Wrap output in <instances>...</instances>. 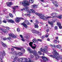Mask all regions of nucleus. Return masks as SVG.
I'll use <instances>...</instances> for the list:
<instances>
[{
  "instance_id": "1",
  "label": "nucleus",
  "mask_w": 62,
  "mask_h": 62,
  "mask_svg": "<svg viewBox=\"0 0 62 62\" xmlns=\"http://www.w3.org/2000/svg\"><path fill=\"white\" fill-rule=\"evenodd\" d=\"M54 51L52 52L54 56L53 55H49L50 57H51L53 58H54L57 60H59V59H62V56H60L58 53H57L56 50L54 49H53Z\"/></svg>"
},
{
  "instance_id": "2",
  "label": "nucleus",
  "mask_w": 62,
  "mask_h": 62,
  "mask_svg": "<svg viewBox=\"0 0 62 62\" xmlns=\"http://www.w3.org/2000/svg\"><path fill=\"white\" fill-rule=\"evenodd\" d=\"M23 10H25L27 13H29V14H25V16L30 17V16H31V15H30L31 13H35V12L34 10L32 9H30L29 10V8L27 7H26V8H23Z\"/></svg>"
},
{
  "instance_id": "3",
  "label": "nucleus",
  "mask_w": 62,
  "mask_h": 62,
  "mask_svg": "<svg viewBox=\"0 0 62 62\" xmlns=\"http://www.w3.org/2000/svg\"><path fill=\"white\" fill-rule=\"evenodd\" d=\"M13 54H14V56H12V59H14V61H16L17 60V55H18L19 56H22L23 55V53L21 52H19L18 53H17V52L15 51H13Z\"/></svg>"
},
{
  "instance_id": "4",
  "label": "nucleus",
  "mask_w": 62,
  "mask_h": 62,
  "mask_svg": "<svg viewBox=\"0 0 62 62\" xmlns=\"http://www.w3.org/2000/svg\"><path fill=\"white\" fill-rule=\"evenodd\" d=\"M9 37H8L7 39L6 37H4L3 38V37H2L1 38V39H3L4 40H6L7 39H8V41L9 42H10L11 40V39L10 38H16V36L14 35L13 34H9Z\"/></svg>"
},
{
  "instance_id": "5",
  "label": "nucleus",
  "mask_w": 62,
  "mask_h": 62,
  "mask_svg": "<svg viewBox=\"0 0 62 62\" xmlns=\"http://www.w3.org/2000/svg\"><path fill=\"white\" fill-rule=\"evenodd\" d=\"M29 52L30 54H31V53H32L33 55L35 56V60H38V59H39V58H41V57L38 54L37 52L36 51L34 50L33 51L32 50H31Z\"/></svg>"
},
{
  "instance_id": "6",
  "label": "nucleus",
  "mask_w": 62,
  "mask_h": 62,
  "mask_svg": "<svg viewBox=\"0 0 62 62\" xmlns=\"http://www.w3.org/2000/svg\"><path fill=\"white\" fill-rule=\"evenodd\" d=\"M39 16L40 19H42L43 20H45V21H46L47 19H49V18H52L51 16L46 17L44 15H42L40 14Z\"/></svg>"
},
{
  "instance_id": "7",
  "label": "nucleus",
  "mask_w": 62,
  "mask_h": 62,
  "mask_svg": "<svg viewBox=\"0 0 62 62\" xmlns=\"http://www.w3.org/2000/svg\"><path fill=\"white\" fill-rule=\"evenodd\" d=\"M30 3L28 0H23L22 2V5L24 7H26L27 6H29Z\"/></svg>"
},
{
  "instance_id": "8",
  "label": "nucleus",
  "mask_w": 62,
  "mask_h": 62,
  "mask_svg": "<svg viewBox=\"0 0 62 62\" xmlns=\"http://www.w3.org/2000/svg\"><path fill=\"white\" fill-rule=\"evenodd\" d=\"M1 55H0V61H3L2 60L4 58V56L6 55V53L5 51H3L2 53H1Z\"/></svg>"
},
{
  "instance_id": "9",
  "label": "nucleus",
  "mask_w": 62,
  "mask_h": 62,
  "mask_svg": "<svg viewBox=\"0 0 62 62\" xmlns=\"http://www.w3.org/2000/svg\"><path fill=\"white\" fill-rule=\"evenodd\" d=\"M26 60H27V58H20L18 59L19 62H26Z\"/></svg>"
},
{
  "instance_id": "10",
  "label": "nucleus",
  "mask_w": 62,
  "mask_h": 62,
  "mask_svg": "<svg viewBox=\"0 0 62 62\" xmlns=\"http://www.w3.org/2000/svg\"><path fill=\"white\" fill-rule=\"evenodd\" d=\"M31 32H32V33H35L36 34H37V35H41V33H40L39 32V31H36L34 29H32L31 30Z\"/></svg>"
},
{
  "instance_id": "11",
  "label": "nucleus",
  "mask_w": 62,
  "mask_h": 62,
  "mask_svg": "<svg viewBox=\"0 0 62 62\" xmlns=\"http://www.w3.org/2000/svg\"><path fill=\"white\" fill-rule=\"evenodd\" d=\"M14 48L16 49V50H20L21 51H23V53L25 52V50H24V49H23V48L22 47L19 48L17 47H14Z\"/></svg>"
},
{
  "instance_id": "12",
  "label": "nucleus",
  "mask_w": 62,
  "mask_h": 62,
  "mask_svg": "<svg viewBox=\"0 0 62 62\" xmlns=\"http://www.w3.org/2000/svg\"><path fill=\"white\" fill-rule=\"evenodd\" d=\"M15 19L16 22H17V23H19L20 21L21 20H23V18L16 17V18H15Z\"/></svg>"
},
{
  "instance_id": "13",
  "label": "nucleus",
  "mask_w": 62,
  "mask_h": 62,
  "mask_svg": "<svg viewBox=\"0 0 62 62\" xmlns=\"http://www.w3.org/2000/svg\"><path fill=\"white\" fill-rule=\"evenodd\" d=\"M53 3L55 5V7H57L59 6V4L57 1H52Z\"/></svg>"
},
{
  "instance_id": "14",
  "label": "nucleus",
  "mask_w": 62,
  "mask_h": 62,
  "mask_svg": "<svg viewBox=\"0 0 62 62\" xmlns=\"http://www.w3.org/2000/svg\"><path fill=\"white\" fill-rule=\"evenodd\" d=\"M57 14L55 13H53L51 14V16H52V17L51 18H54V17H57Z\"/></svg>"
},
{
  "instance_id": "15",
  "label": "nucleus",
  "mask_w": 62,
  "mask_h": 62,
  "mask_svg": "<svg viewBox=\"0 0 62 62\" xmlns=\"http://www.w3.org/2000/svg\"><path fill=\"white\" fill-rule=\"evenodd\" d=\"M6 5L8 7H11V5H12V2H7L6 3Z\"/></svg>"
},
{
  "instance_id": "16",
  "label": "nucleus",
  "mask_w": 62,
  "mask_h": 62,
  "mask_svg": "<svg viewBox=\"0 0 62 62\" xmlns=\"http://www.w3.org/2000/svg\"><path fill=\"white\" fill-rule=\"evenodd\" d=\"M33 44V43L32 42H30L29 43V45L32 48V49H35L36 48V46H32V44Z\"/></svg>"
},
{
  "instance_id": "17",
  "label": "nucleus",
  "mask_w": 62,
  "mask_h": 62,
  "mask_svg": "<svg viewBox=\"0 0 62 62\" xmlns=\"http://www.w3.org/2000/svg\"><path fill=\"white\" fill-rule=\"evenodd\" d=\"M43 52L47 54H48V50H47V49H46L44 48V49Z\"/></svg>"
},
{
  "instance_id": "18",
  "label": "nucleus",
  "mask_w": 62,
  "mask_h": 62,
  "mask_svg": "<svg viewBox=\"0 0 62 62\" xmlns=\"http://www.w3.org/2000/svg\"><path fill=\"white\" fill-rule=\"evenodd\" d=\"M37 23H38V21L34 24V25L35 28H38L39 27V26H38V24Z\"/></svg>"
},
{
  "instance_id": "19",
  "label": "nucleus",
  "mask_w": 62,
  "mask_h": 62,
  "mask_svg": "<svg viewBox=\"0 0 62 62\" xmlns=\"http://www.w3.org/2000/svg\"><path fill=\"white\" fill-rule=\"evenodd\" d=\"M57 25L59 27V28L60 29H61L62 28V27L61 26V23H60L59 22H57Z\"/></svg>"
},
{
  "instance_id": "20",
  "label": "nucleus",
  "mask_w": 62,
  "mask_h": 62,
  "mask_svg": "<svg viewBox=\"0 0 62 62\" xmlns=\"http://www.w3.org/2000/svg\"><path fill=\"white\" fill-rule=\"evenodd\" d=\"M23 23L27 25H30V23L27 20L25 21Z\"/></svg>"
},
{
  "instance_id": "21",
  "label": "nucleus",
  "mask_w": 62,
  "mask_h": 62,
  "mask_svg": "<svg viewBox=\"0 0 62 62\" xmlns=\"http://www.w3.org/2000/svg\"><path fill=\"white\" fill-rule=\"evenodd\" d=\"M0 30L1 31H2L3 32H4V33H6L7 32V30L6 29H3L2 28H0Z\"/></svg>"
},
{
  "instance_id": "22",
  "label": "nucleus",
  "mask_w": 62,
  "mask_h": 62,
  "mask_svg": "<svg viewBox=\"0 0 62 62\" xmlns=\"http://www.w3.org/2000/svg\"><path fill=\"white\" fill-rule=\"evenodd\" d=\"M42 58L44 61H48V59L45 56L42 57Z\"/></svg>"
},
{
  "instance_id": "23",
  "label": "nucleus",
  "mask_w": 62,
  "mask_h": 62,
  "mask_svg": "<svg viewBox=\"0 0 62 62\" xmlns=\"http://www.w3.org/2000/svg\"><path fill=\"white\" fill-rule=\"evenodd\" d=\"M48 23L49 24H50V25L51 26V27H53V25H53L54 23H53L52 22H50V21H48Z\"/></svg>"
},
{
  "instance_id": "24",
  "label": "nucleus",
  "mask_w": 62,
  "mask_h": 62,
  "mask_svg": "<svg viewBox=\"0 0 62 62\" xmlns=\"http://www.w3.org/2000/svg\"><path fill=\"white\" fill-rule=\"evenodd\" d=\"M1 44L3 47H5V48H6V47H7V45L5 44L3 42H1Z\"/></svg>"
},
{
  "instance_id": "25",
  "label": "nucleus",
  "mask_w": 62,
  "mask_h": 62,
  "mask_svg": "<svg viewBox=\"0 0 62 62\" xmlns=\"http://www.w3.org/2000/svg\"><path fill=\"white\" fill-rule=\"evenodd\" d=\"M18 8V7L17 6H14V7L13 8V9L14 10L13 11V12H15V9L16 8Z\"/></svg>"
},
{
  "instance_id": "26",
  "label": "nucleus",
  "mask_w": 62,
  "mask_h": 62,
  "mask_svg": "<svg viewBox=\"0 0 62 62\" xmlns=\"http://www.w3.org/2000/svg\"><path fill=\"white\" fill-rule=\"evenodd\" d=\"M22 25H23V26H24L25 28H27V26L26 24L24 23H22Z\"/></svg>"
},
{
  "instance_id": "27",
  "label": "nucleus",
  "mask_w": 62,
  "mask_h": 62,
  "mask_svg": "<svg viewBox=\"0 0 62 62\" xmlns=\"http://www.w3.org/2000/svg\"><path fill=\"white\" fill-rule=\"evenodd\" d=\"M37 6L36 5L34 4L33 5L31 6V7H32V8H37Z\"/></svg>"
},
{
  "instance_id": "28",
  "label": "nucleus",
  "mask_w": 62,
  "mask_h": 62,
  "mask_svg": "<svg viewBox=\"0 0 62 62\" xmlns=\"http://www.w3.org/2000/svg\"><path fill=\"white\" fill-rule=\"evenodd\" d=\"M33 42L34 43H36V42H38V41L36 39H34L32 40Z\"/></svg>"
},
{
  "instance_id": "29",
  "label": "nucleus",
  "mask_w": 62,
  "mask_h": 62,
  "mask_svg": "<svg viewBox=\"0 0 62 62\" xmlns=\"http://www.w3.org/2000/svg\"><path fill=\"white\" fill-rule=\"evenodd\" d=\"M8 22L11 23H14V21L12 20V19L8 20Z\"/></svg>"
},
{
  "instance_id": "30",
  "label": "nucleus",
  "mask_w": 62,
  "mask_h": 62,
  "mask_svg": "<svg viewBox=\"0 0 62 62\" xmlns=\"http://www.w3.org/2000/svg\"><path fill=\"white\" fill-rule=\"evenodd\" d=\"M20 36L21 37V38L22 39H21V40L23 41H25V40L23 39V35H20Z\"/></svg>"
},
{
  "instance_id": "31",
  "label": "nucleus",
  "mask_w": 62,
  "mask_h": 62,
  "mask_svg": "<svg viewBox=\"0 0 62 62\" xmlns=\"http://www.w3.org/2000/svg\"><path fill=\"white\" fill-rule=\"evenodd\" d=\"M57 17L58 18H59V19H61L62 17V15H60L58 16Z\"/></svg>"
},
{
  "instance_id": "32",
  "label": "nucleus",
  "mask_w": 62,
  "mask_h": 62,
  "mask_svg": "<svg viewBox=\"0 0 62 62\" xmlns=\"http://www.w3.org/2000/svg\"><path fill=\"white\" fill-rule=\"evenodd\" d=\"M26 62H33V61L32 60H30L28 61V60L27 59V60H26Z\"/></svg>"
},
{
  "instance_id": "33",
  "label": "nucleus",
  "mask_w": 62,
  "mask_h": 62,
  "mask_svg": "<svg viewBox=\"0 0 62 62\" xmlns=\"http://www.w3.org/2000/svg\"><path fill=\"white\" fill-rule=\"evenodd\" d=\"M57 48H58V49H60V48H61V46L60 45H57L56 46Z\"/></svg>"
},
{
  "instance_id": "34",
  "label": "nucleus",
  "mask_w": 62,
  "mask_h": 62,
  "mask_svg": "<svg viewBox=\"0 0 62 62\" xmlns=\"http://www.w3.org/2000/svg\"><path fill=\"white\" fill-rule=\"evenodd\" d=\"M30 3H33L34 2V0H29V1Z\"/></svg>"
},
{
  "instance_id": "35",
  "label": "nucleus",
  "mask_w": 62,
  "mask_h": 62,
  "mask_svg": "<svg viewBox=\"0 0 62 62\" xmlns=\"http://www.w3.org/2000/svg\"><path fill=\"white\" fill-rule=\"evenodd\" d=\"M53 42L54 43H57V40H55L53 41Z\"/></svg>"
},
{
  "instance_id": "36",
  "label": "nucleus",
  "mask_w": 62,
  "mask_h": 62,
  "mask_svg": "<svg viewBox=\"0 0 62 62\" xmlns=\"http://www.w3.org/2000/svg\"><path fill=\"white\" fill-rule=\"evenodd\" d=\"M38 53L39 55H41L42 54V53L40 51H39L38 52Z\"/></svg>"
},
{
  "instance_id": "37",
  "label": "nucleus",
  "mask_w": 62,
  "mask_h": 62,
  "mask_svg": "<svg viewBox=\"0 0 62 62\" xmlns=\"http://www.w3.org/2000/svg\"><path fill=\"white\" fill-rule=\"evenodd\" d=\"M9 16L11 18H12V17H13V15H12V14H9Z\"/></svg>"
},
{
  "instance_id": "38",
  "label": "nucleus",
  "mask_w": 62,
  "mask_h": 62,
  "mask_svg": "<svg viewBox=\"0 0 62 62\" xmlns=\"http://www.w3.org/2000/svg\"><path fill=\"white\" fill-rule=\"evenodd\" d=\"M49 34L48 33L46 34L45 36V37H46V38H47V37H48V36H49Z\"/></svg>"
},
{
  "instance_id": "39",
  "label": "nucleus",
  "mask_w": 62,
  "mask_h": 62,
  "mask_svg": "<svg viewBox=\"0 0 62 62\" xmlns=\"http://www.w3.org/2000/svg\"><path fill=\"white\" fill-rule=\"evenodd\" d=\"M27 50L28 51H29V52L31 50V48H30L28 47L27 48Z\"/></svg>"
},
{
  "instance_id": "40",
  "label": "nucleus",
  "mask_w": 62,
  "mask_h": 62,
  "mask_svg": "<svg viewBox=\"0 0 62 62\" xmlns=\"http://www.w3.org/2000/svg\"><path fill=\"white\" fill-rule=\"evenodd\" d=\"M52 20H53L52 21V22H53V23H55V22L56 20L55 19H54V18L52 19Z\"/></svg>"
},
{
  "instance_id": "41",
  "label": "nucleus",
  "mask_w": 62,
  "mask_h": 62,
  "mask_svg": "<svg viewBox=\"0 0 62 62\" xmlns=\"http://www.w3.org/2000/svg\"><path fill=\"white\" fill-rule=\"evenodd\" d=\"M54 30H57V26H55L54 27Z\"/></svg>"
},
{
  "instance_id": "42",
  "label": "nucleus",
  "mask_w": 62,
  "mask_h": 62,
  "mask_svg": "<svg viewBox=\"0 0 62 62\" xmlns=\"http://www.w3.org/2000/svg\"><path fill=\"white\" fill-rule=\"evenodd\" d=\"M30 57L31 58H34V56L31 55L30 56Z\"/></svg>"
},
{
  "instance_id": "43",
  "label": "nucleus",
  "mask_w": 62,
  "mask_h": 62,
  "mask_svg": "<svg viewBox=\"0 0 62 62\" xmlns=\"http://www.w3.org/2000/svg\"><path fill=\"white\" fill-rule=\"evenodd\" d=\"M50 46H51V47H55V45H50Z\"/></svg>"
},
{
  "instance_id": "44",
  "label": "nucleus",
  "mask_w": 62,
  "mask_h": 62,
  "mask_svg": "<svg viewBox=\"0 0 62 62\" xmlns=\"http://www.w3.org/2000/svg\"><path fill=\"white\" fill-rule=\"evenodd\" d=\"M35 14H36V15H38V16H39V15H40V14H39L37 12L35 13Z\"/></svg>"
},
{
  "instance_id": "45",
  "label": "nucleus",
  "mask_w": 62,
  "mask_h": 62,
  "mask_svg": "<svg viewBox=\"0 0 62 62\" xmlns=\"http://www.w3.org/2000/svg\"><path fill=\"white\" fill-rule=\"evenodd\" d=\"M20 30V29L19 28H18L17 29V31L18 32H19Z\"/></svg>"
},
{
  "instance_id": "46",
  "label": "nucleus",
  "mask_w": 62,
  "mask_h": 62,
  "mask_svg": "<svg viewBox=\"0 0 62 62\" xmlns=\"http://www.w3.org/2000/svg\"><path fill=\"white\" fill-rule=\"evenodd\" d=\"M38 41H39L40 42L42 41V40L40 39H38Z\"/></svg>"
},
{
  "instance_id": "47",
  "label": "nucleus",
  "mask_w": 62,
  "mask_h": 62,
  "mask_svg": "<svg viewBox=\"0 0 62 62\" xmlns=\"http://www.w3.org/2000/svg\"><path fill=\"white\" fill-rule=\"evenodd\" d=\"M11 50H12V51H13V53H12V54H13V51H15V50H14V48H12L11 49Z\"/></svg>"
},
{
  "instance_id": "48",
  "label": "nucleus",
  "mask_w": 62,
  "mask_h": 62,
  "mask_svg": "<svg viewBox=\"0 0 62 62\" xmlns=\"http://www.w3.org/2000/svg\"><path fill=\"white\" fill-rule=\"evenodd\" d=\"M6 28L7 29V30H9L10 29L8 27H6Z\"/></svg>"
},
{
  "instance_id": "49",
  "label": "nucleus",
  "mask_w": 62,
  "mask_h": 62,
  "mask_svg": "<svg viewBox=\"0 0 62 62\" xmlns=\"http://www.w3.org/2000/svg\"><path fill=\"white\" fill-rule=\"evenodd\" d=\"M40 50L41 51V52H43V49L42 48H40Z\"/></svg>"
},
{
  "instance_id": "50",
  "label": "nucleus",
  "mask_w": 62,
  "mask_h": 62,
  "mask_svg": "<svg viewBox=\"0 0 62 62\" xmlns=\"http://www.w3.org/2000/svg\"><path fill=\"white\" fill-rule=\"evenodd\" d=\"M1 17H0V24H1L2 23V21L1 20Z\"/></svg>"
},
{
  "instance_id": "51",
  "label": "nucleus",
  "mask_w": 62,
  "mask_h": 62,
  "mask_svg": "<svg viewBox=\"0 0 62 62\" xmlns=\"http://www.w3.org/2000/svg\"><path fill=\"white\" fill-rule=\"evenodd\" d=\"M3 23H7V21H6L5 20H3Z\"/></svg>"
},
{
  "instance_id": "52",
  "label": "nucleus",
  "mask_w": 62,
  "mask_h": 62,
  "mask_svg": "<svg viewBox=\"0 0 62 62\" xmlns=\"http://www.w3.org/2000/svg\"><path fill=\"white\" fill-rule=\"evenodd\" d=\"M41 39H43L44 38V36H43L41 37Z\"/></svg>"
},
{
  "instance_id": "53",
  "label": "nucleus",
  "mask_w": 62,
  "mask_h": 62,
  "mask_svg": "<svg viewBox=\"0 0 62 62\" xmlns=\"http://www.w3.org/2000/svg\"><path fill=\"white\" fill-rule=\"evenodd\" d=\"M46 32H48L49 31V29H47L46 30Z\"/></svg>"
},
{
  "instance_id": "54",
  "label": "nucleus",
  "mask_w": 62,
  "mask_h": 62,
  "mask_svg": "<svg viewBox=\"0 0 62 62\" xmlns=\"http://www.w3.org/2000/svg\"><path fill=\"white\" fill-rule=\"evenodd\" d=\"M47 41H50V39H49V38H48L47 39Z\"/></svg>"
},
{
  "instance_id": "55",
  "label": "nucleus",
  "mask_w": 62,
  "mask_h": 62,
  "mask_svg": "<svg viewBox=\"0 0 62 62\" xmlns=\"http://www.w3.org/2000/svg\"><path fill=\"white\" fill-rule=\"evenodd\" d=\"M7 10V9H4L3 10V12H5V11Z\"/></svg>"
},
{
  "instance_id": "56",
  "label": "nucleus",
  "mask_w": 62,
  "mask_h": 62,
  "mask_svg": "<svg viewBox=\"0 0 62 62\" xmlns=\"http://www.w3.org/2000/svg\"><path fill=\"white\" fill-rule=\"evenodd\" d=\"M48 48L47 46H46L45 47V49H46Z\"/></svg>"
},
{
  "instance_id": "57",
  "label": "nucleus",
  "mask_w": 62,
  "mask_h": 62,
  "mask_svg": "<svg viewBox=\"0 0 62 62\" xmlns=\"http://www.w3.org/2000/svg\"><path fill=\"white\" fill-rule=\"evenodd\" d=\"M9 16H6V18H8Z\"/></svg>"
},
{
  "instance_id": "58",
  "label": "nucleus",
  "mask_w": 62,
  "mask_h": 62,
  "mask_svg": "<svg viewBox=\"0 0 62 62\" xmlns=\"http://www.w3.org/2000/svg\"><path fill=\"white\" fill-rule=\"evenodd\" d=\"M55 39H58V37H55Z\"/></svg>"
},
{
  "instance_id": "59",
  "label": "nucleus",
  "mask_w": 62,
  "mask_h": 62,
  "mask_svg": "<svg viewBox=\"0 0 62 62\" xmlns=\"http://www.w3.org/2000/svg\"><path fill=\"white\" fill-rule=\"evenodd\" d=\"M41 1V2H44V0H40Z\"/></svg>"
},
{
  "instance_id": "60",
  "label": "nucleus",
  "mask_w": 62,
  "mask_h": 62,
  "mask_svg": "<svg viewBox=\"0 0 62 62\" xmlns=\"http://www.w3.org/2000/svg\"><path fill=\"white\" fill-rule=\"evenodd\" d=\"M31 23H33V21H32V20H31Z\"/></svg>"
},
{
  "instance_id": "61",
  "label": "nucleus",
  "mask_w": 62,
  "mask_h": 62,
  "mask_svg": "<svg viewBox=\"0 0 62 62\" xmlns=\"http://www.w3.org/2000/svg\"><path fill=\"white\" fill-rule=\"evenodd\" d=\"M43 55H44V53H43L42 54Z\"/></svg>"
},
{
  "instance_id": "62",
  "label": "nucleus",
  "mask_w": 62,
  "mask_h": 62,
  "mask_svg": "<svg viewBox=\"0 0 62 62\" xmlns=\"http://www.w3.org/2000/svg\"><path fill=\"white\" fill-rule=\"evenodd\" d=\"M52 9H54V8H53V7L52 8Z\"/></svg>"
},
{
  "instance_id": "63",
  "label": "nucleus",
  "mask_w": 62,
  "mask_h": 62,
  "mask_svg": "<svg viewBox=\"0 0 62 62\" xmlns=\"http://www.w3.org/2000/svg\"><path fill=\"white\" fill-rule=\"evenodd\" d=\"M40 23L41 24H42V22H40Z\"/></svg>"
},
{
  "instance_id": "64",
  "label": "nucleus",
  "mask_w": 62,
  "mask_h": 62,
  "mask_svg": "<svg viewBox=\"0 0 62 62\" xmlns=\"http://www.w3.org/2000/svg\"><path fill=\"white\" fill-rule=\"evenodd\" d=\"M46 7H48V5H47L46 6Z\"/></svg>"
}]
</instances>
